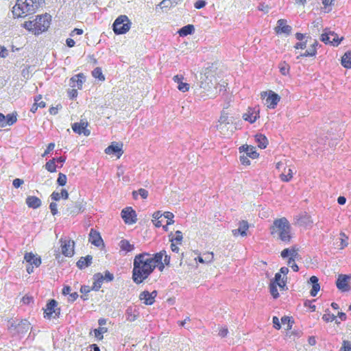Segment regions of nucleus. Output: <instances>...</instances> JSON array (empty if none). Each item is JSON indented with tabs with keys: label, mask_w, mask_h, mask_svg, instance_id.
Returning a JSON list of instances; mask_svg holds the SVG:
<instances>
[{
	"label": "nucleus",
	"mask_w": 351,
	"mask_h": 351,
	"mask_svg": "<svg viewBox=\"0 0 351 351\" xmlns=\"http://www.w3.org/2000/svg\"><path fill=\"white\" fill-rule=\"evenodd\" d=\"M68 199L69 193L66 189H62L61 193L53 191L51 195V198L54 201H58L60 198Z\"/></svg>",
	"instance_id": "27"
},
{
	"label": "nucleus",
	"mask_w": 351,
	"mask_h": 351,
	"mask_svg": "<svg viewBox=\"0 0 351 351\" xmlns=\"http://www.w3.org/2000/svg\"><path fill=\"white\" fill-rule=\"evenodd\" d=\"M289 70V66L285 62L281 64L280 66V71L281 73L284 75H287Z\"/></svg>",
	"instance_id": "51"
},
{
	"label": "nucleus",
	"mask_w": 351,
	"mask_h": 351,
	"mask_svg": "<svg viewBox=\"0 0 351 351\" xmlns=\"http://www.w3.org/2000/svg\"><path fill=\"white\" fill-rule=\"evenodd\" d=\"M228 333V330L227 328L222 327L219 331V335L221 337H225L227 336Z\"/></svg>",
	"instance_id": "61"
},
{
	"label": "nucleus",
	"mask_w": 351,
	"mask_h": 351,
	"mask_svg": "<svg viewBox=\"0 0 351 351\" xmlns=\"http://www.w3.org/2000/svg\"><path fill=\"white\" fill-rule=\"evenodd\" d=\"M195 93L204 99L206 97H215L217 95V79L211 71L206 70L204 73H201L197 82Z\"/></svg>",
	"instance_id": "2"
},
{
	"label": "nucleus",
	"mask_w": 351,
	"mask_h": 351,
	"mask_svg": "<svg viewBox=\"0 0 351 351\" xmlns=\"http://www.w3.org/2000/svg\"><path fill=\"white\" fill-rule=\"evenodd\" d=\"M335 317H336L333 314L327 313V314H324L323 315L322 319L325 322H332L333 320H335Z\"/></svg>",
	"instance_id": "52"
},
{
	"label": "nucleus",
	"mask_w": 351,
	"mask_h": 351,
	"mask_svg": "<svg viewBox=\"0 0 351 351\" xmlns=\"http://www.w3.org/2000/svg\"><path fill=\"white\" fill-rule=\"evenodd\" d=\"M291 320L289 317L284 316L281 318V322L282 324H287V329H291L292 324L290 323Z\"/></svg>",
	"instance_id": "53"
},
{
	"label": "nucleus",
	"mask_w": 351,
	"mask_h": 351,
	"mask_svg": "<svg viewBox=\"0 0 351 351\" xmlns=\"http://www.w3.org/2000/svg\"><path fill=\"white\" fill-rule=\"evenodd\" d=\"M278 34H285L289 35L291 32V27L287 25V21L285 19H279L277 22V26L275 28Z\"/></svg>",
	"instance_id": "17"
},
{
	"label": "nucleus",
	"mask_w": 351,
	"mask_h": 351,
	"mask_svg": "<svg viewBox=\"0 0 351 351\" xmlns=\"http://www.w3.org/2000/svg\"><path fill=\"white\" fill-rule=\"evenodd\" d=\"M66 180L67 179L66 175L60 173L58 175L57 182L60 186H64L66 183Z\"/></svg>",
	"instance_id": "47"
},
{
	"label": "nucleus",
	"mask_w": 351,
	"mask_h": 351,
	"mask_svg": "<svg viewBox=\"0 0 351 351\" xmlns=\"http://www.w3.org/2000/svg\"><path fill=\"white\" fill-rule=\"evenodd\" d=\"M313 223L311 217L306 214L300 216L298 219V223L302 226H308Z\"/></svg>",
	"instance_id": "32"
},
{
	"label": "nucleus",
	"mask_w": 351,
	"mask_h": 351,
	"mask_svg": "<svg viewBox=\"0 0 351 351\" xmlns=\"http://www.w3.org/2000/svg\"><path fill=\"white\" fill-rule=\"evenodd\" d=\"M58 302L55 300H51L46 305L44 311V317L47 319L57 318L60 313V308H57Z\"/></svg>",
	"instance_id": "10"
},
{
	"label": "nucleus",
	"mask_w": 351,
	"mask_h": 351,
	"mask_svg": "<svg viewBox=\"0 0 351 351\" xmlns=\"http://www.w3.org/2000/svg\"><path fill=\"white\" fill-rule=\"evenodd\" d=\"M350 277L347 275L340 274L339 275L336 285L339 290L346 291L350 290V287L348 285V282L350 280Z\"/></svg>",
	"instance_id": "13"
},
{
	"label": "nucleus",
	"mask_w": 351,
	"mask_h": 351,
	"mask_svg": "<svg viewBox=\"0 0 351 351\" xmlns=\"http://www.w3.org/2000/svg\"><path fill=\"white\" fill-rule=\"evenodd\" d=\"M318 278L313 276L310 278L309 282L312 284V289L311 290V295L315 297L320 289L319 284L318 283Z\"/></svg>",
	"instance_id": "22"
},
{
	"label": "nucleus",
	"mask_w": 351,
	"mask_h": 351,
	"mask_svg": "<svg viewBox=\"0 0 351 351\" xmlns=\"http://www.w3.org/2000/svg\"><path fill=\"white\" fill-rule=\"evenodd\" d=\"M205 263H210L213 261L214 254L213 252H206L202 254Z\"/></svg>",
	"instance_id": "46"
},
{
	"label": "nucleus",
	"mask_w": 351,
	"mask_h": 351,
	"mask_svg": "<svg viewBox=\"0 0 351 351\" xmlns=\"http://www.w3.org/2000/svg\"><path fill=\"white\" fill-rule=\"evenodd\" d=\"M85 82V77L83 73H79L71 78V86L73 88L77 87L78 89H81L83 83Z\"/></svg>",
	"instance_id": "19"
},
{
	"label": "nucleus",
	"mask_w": 351,
	"mask_h": 351,
	"mask_svg": "<svg viewBox=\"0 0 351 351\" xmlns=\"http://www.w3.org/2000/svg\"><path fill=\"white\" fill-rule=\"evenodd\" d=\"M232 123V117H229L225 112H222L216 128L221 134L224 136H228L232 134L234 129Z\"/></svg>",
	"instance_id": "6"
},
{
	"label": "nucleus",
	"mask_w": 351,
	"mask_h": 351,
	"mask_svg": "<svg viewBox=\"0 0 351 351\" xmlns=\"http://www.w3.org/2000/svg\"><path fill=\"white\" fill-rule=\"evenodd\" d=\"M189 84L188 83L185 82H180L179 85H178V88L179 90L182 92H186L188 91L189 89Z\"/></svg>",
	"instance_id": "50"
},
{
	"label": "nucleus",
	"mask_w": 351,
	"mask_h": 351,
	"mask_svg": "<svg viewBox=\"0 0 351 351\" xmlns=\"http://www.w3.org/2000/svg\"><path fill=\"white\" fill-rule=\"evenodd\" d=\"M121 250L125 251L126 252H132L134 250V246L132 244H130L128 240L122 239L119 244Z\"/></svg>",
	"instance_id": "30"
},
{
	"label": "nucleus",
	"mask_w": 351,
	"mask_h": 351,
	"mask_svg": "<svg viewBox=\"0 0 351 351\" xmlns=\"http://www.w3.org/2000/svg\"><path fill=\"white\" fill-rule=\"evenodd\" d=\"M277 286L278 285L275 284V282H270V285H269L270 293L274 298H277L279 296V293H278V289H277Z\"/></svg>",
	"instance_id": "42"
},
{
	"label": "nucleus",
	"mask_w": 351,
	"mask_h": 351,
	"mask_svg": "<svg viewBox=\"0 0 351 351\" xmlns=\"http://www.w3.org/2000/svg\"><path fill=\"white\" fill-rule=\"evenodd\" d=\"M122 144H119L117 143H112L110 146H108L106 149L105 152L107 154H115L117 158H120L123 154L122 151Z\"/></svg>",
	"instance_id": "16"
},
{
	"label": "nucleus",
	"mask_w": 351,
	"mask_h": 351,
	"mask_svg": "<svg viewBox=\"0 0 351 351\" xmlns=\"http://www.w3.org/2000/svg\"><path fill=\"white\" fill-rule=\"evenodd\" d=\"M92 75L94 77L98 78L99 80L104 81L105 77L102 73L101 69L99 67L95 68L92 71Z\"/></svg>",
	"instance_id": "40"
},
{
	"label": "nucleus",
	"mask_w": 351,
	"mask_h": 351,
	"mask_svg": "<svg viewBox=\"0 0 351 351\" xmlns=\"http://www.w3.org/2000/svg\"><path fill=\"white\" fill-rule=\"evenodd\" d=\"M316 54V49L315 47H311L308 50H306L301 56L308 57V56H314Z\"/></svg>",
	"instance_id": "48"
},
{
	"label": "nucleus",
	"mask_w": 351,
	"mask_h": 351,
	"mask_svg": "<svg viewBox=\"0 0 351 351\" xmlns=\"http://www.w3.org/2000/svg\"><path fill=\"white\" fill-rule=\"evenodd\" d=\"M51 16L45 14L37 17L34 21H25L23 27L35 35H38L47 30L50 25Z\"/></svg>",
	"instance_id": "5"
},
{
	"label": "nucleus",
	"mask_w": 351,
	"mask_h": 351,
	"mask_svg": "<svg viewBox=\"0 0 351 351\" xmlns=\"http://www.w3.org/2000/svg\"><path fill=\"white\" fill-rule=\"evenodd\" d=\"M130 21L125 15L119 16L113 23V30L116 34H123L130 29Z\"/></svg>",
	"instance_id": "7"
},
{
	"label": "nucleus",
	"mask_w": 351,
	"mask_h": 351,
	"mask_svg": "<svg viewBox=\"0 0 351 351\" xmlns=\"http://www.w3.org/2000/svg\"><path fill=\"white\" fill-rule=\"evenodd\" d=\"M89 241L97 247L103 245V240L99 233L93 229H91L89 233Z\"/></svg>",
	"instance_id": "18"
},
{
	"label": "nucleus",
	"mask_w": 351,
	"mask_h": 351,
	"mask_svg": "<svg viewBox=\"0 0 351 351\" xmlns=\"http://www.w3.org/2000/svg\"><path fill=\"white\" fill-rule=\"evenodd\" d=\"M271 235L283 242L288 243L291 240V225L285 217L274 220L271 227Z\"/></svg>",
	"instance_id": "4"
},
{
	"label": "nucleus",
	"mask_w": 351,
	"mask_h": 351,
	"mask_svg": "<svg viewBox=\"0 0 351 351\" xmlns=\"http://www.w3.org/2000/svg\"><path fill=\"white\" fill-rule=\"evenodd\" d=\"M29 328L30 324L26 319L21 320L16 326V329L17 330V332L19 333L27 332Z\"/></svg>",
	"instance_id": "26"
},
{
	"label": "nucleus",
	"mask_w": 351,
	"mask_h": 351,
	"mask_svg": "<svg viewBox=\"0 0 351 351\" xmlns=\"http://www.w3.org/2000/svg\"><path fill=\"white\" fill-rule=\"evenodd\" d=\"M43 3L44 0H17L12 13L17 18L25 17L35 13Z\"/></svg>",
	"instance_id": "3"
},
{
	"label": "nucleus",
	"mask_w": 351,
	"mask_h": 351,
	"mask_svg": "<svg viewBox=\"0 0 351 351\" xmlns=\"http://www.w3.org/2000/svg\"><path fill=\"white\" fill-rule=\"evenodd\" d=\"M271 282H275V284L277 285L281 289H284L286 287V282L284 280V277L282 278V276L280 273H276L275 274L274 279Z\"/></svg>",
	"instance_id": "35"
},
{
	"label": "nucleus",
	"mask_w": 351,
	"mask_h": 351,
	"mask_svg": "<svg viewBox=\"0 0 351 351\" xmlns=\"http://www.w3.org/2000/svg\"><path fill=\"white\" fill-rule=\"evenodd\" d=\"M87 125V122L81 121L80 123H74L72 125V129L77 134L88 136L90 132L89 130L86 129Z\"/></svg>",
	"instance_id": "15"
},
{
	"label": "nucleus",
	"mask_w": 351,
	"mask_h": 351,
	"mask_svg": "<svg viewBox=\"0 0 351 351\" xmlns=\"http://www.w3.org/2000/svg\"><path fill=\"white\" fill-rule=\"evenodd\" d=\"M342 351H351V344L350 342L348 341H344L343 347L341 348Z\"/></svg>",
	"instance_id": "58"
},
{
	"label": "nucleus",
	"mask_w": 351,
	"mask_h": 351,
	"mask_svg": "<svg viewBox=\"0 0 351 351\" xmlns=\"http://www.w3.org/2000/svg\"><path fill=\"white\" fill-rule=\"evenodd\" d=\"M320 39L325 44H330L333 46H338L343 38L341 37L339 38L338 35L334 32L326 29L322 34Z\"/></svg>",
	"instance_id": "8"
},
{
	"label": "nucleus",
	"mask_w": 351,
	"mask_h": 351,
	"mask_svg": "<svg viewBox=\"0 0 351 351\" xmlns=\"http://www.w3.org/2000/svg\"><path fill=\"white\" fill-rule=\"evenodd\" d=\"M255 139H256V141L258 144V146L261 148V149H264L267 147V144H268V141H267V138H266L265 136L260 134H256L255 136Z\"/></svg>",
	"instance_id": "29"
},
{
	"label": "nucleus",
	"mask_w": 351,
	"mask_h": 351,
	"mask_svg": "<svg viewBox=\"0 0 351 351\" xmlns=\"http://www.w3.org/2000/svg\"><path fill=\"white\" fill-rule=\"evenodd\" d=\"M281 180L284 182L289 181L292 178V171L291 169H288L287 171H285V173L280 175Z\"/></svg>",
	"instance_id": "43"
},
{
	"label": "nucleus",
	"mask_w": 351,
	"mask_h": 351,
	"mask_svg": "<svg viewBox=\"0 0 351 351\" xmlns=\"http://www.w3.org/2000/svg\"><path fill=\"white\" fill-rule=\"evenodd\" d=\"M94 280L92 289L98 291L104 281V277L101 273H97L94 275Z\"/></svg>",
	"instance_id": "25"
},
{
	"label": "nucleus",
	"mask_w": 351,
	"mask_h": 351,
	"mask_svg": "<svg viewBox=\"0 0 351 351\" xmlns=\"http://www.w3.org/2000/svg\"><path fill=\"white\" fill-rule=\"evenodd\" d=\"M241 148L245 149V154L246 156H247L248 157H250L252 158H256L258 156V153L255 150V147L253 146L243 145L240 147L239 149L241 150Z\"/></svg>",
	"instance_id": "31"
},
{
	"label": "nucleus",
	"mask_w": 351,
	"mask_h": 351,
	"mask_svg": "<svg viewBox=\"0 0 351 351\" xmlns=\"http://www.w3.org/2000/svg\"><path fill=\"white\" fill-rule=\"evenodd\" d=\"M243 119L245 121H248L250 123H254L258 117V111L253 110L252 112H248L243 114Z\"/></svg>",
	"instance_id": "33"
},
{
	"label": "nucleus",
	"mask_w": 351,
	"mask_h": 351,
	"mask_svg": "<svg viewBox=\"0 0 351 351\" xmlns=\"http://www.w3.org/2000/svg\"><path fill=\"white\" fill-rule=\"evenodd\" d=\"M56 159L53 158L52 160H49L46 165L45 168L49 172H55L56 171V165L55 164Z\"/></svg>",
	"instance_id": "39"
},
{
	"label": "nucleus",
	"mask_w": 351,
	"mask_h": 351,
	"mask_svg": "<svg viewBox=\"0 0 351 351\" xmlns=\"http://www.w3.org/2000/svg\"><path fill=\"white\" fill-rule=\"evenodd\" d=\"M341 64L347 69H351V51L345 53L341 58Z\"/></svg>",
	"instance_id": "34"
},
{
	"label": "nucleus",
	"mask_w": 351,
	"mask_h": 351,
	"mask_svg": "<svg viewBox=\"0 0 351 351\" xmlns=\"http://www.w3.org/2000/svg\"><path fill=\"white\" fill-rule=\"evenodd\" d=\"M273 324H274V327L277 329V330H279L280 328H281V326H280V321L278 319V318L276 316H274L273 317Z\"/></svg>",
	"instance_id": "59"
},
{
	"label": "nucleus",
	"mask_w": 351,
	"mask_h": 351,
	"mask_svg": "<svg viewBox=\"0 0 351 351\" xmlns=\"http://www.w3.org/2000/svg\"><path fill=\"white\" fill-rule=\"evenodd\" d=\"M261 95L263 99H265H265V105L267 108L271 109L275 108L280 99V96L271 90H269V92H262Z\"/></svg>",
	"instance_id": "9"
},
{
	"label": "nucleus",
	"mask_w": 351,
	"mask_h": 351,
	"mask_svg": "<svg viewBox=\"0 0 351 351\" xmlns=\"http://www.w3.org/2000/svg\"><path fill=\"white\" fill-rule=\"evenodd\" d=\"M49 208L51 213L53 215H55L58 213L57 204L55 202H51L49 205Z\"/></svg>",
	"instance_id": "54"
},
{
	"label": "nucleus",
	"mask_w": 351,
	"mask_h": 351,
	"mask_svg": "<svg viewBox=\"0 0 351 351\" xmlns=\"http://www.w3.org/2000/svg\"><path fill=\"white\" fill-rule=\"evenodd\" d=\"M240 161L243 165H249L250 164V160L248 158V156L246 155H243L240 156Z\"/></svg>",
	"instance_id": "55"
},
{
	"label": "nucleus",
	"mask_w": 351,
	"mask_h": 351,
	"mask_svg": "<svg viewBox=\"0 0 351 351\" xmlns=\"http://www.w3.org/2000/svg\"><path fill=\"white\" fill-rule=\"evenodd\" d=\"M138 313H136V309L132 307H129L126 311V319L129 322H134L136 319Z\"/></svg>",
	"instance_id": "36"
},
{
	"label": "nucleus",
	"mask_w": 351,
	"mask_h": 351,
	"mask_svg": "<svg viewBox=\"0 0 351 351\" xmlns=\"http://www.w3.org/2000/svg\"><path fill=\"white\" fill-rule=\"evenodd\" d=\"M61 244V250L62 254L65 256L71 257L74 254L73 245L74 242L71 240H66L63 238L60 239Z\"/></svg>",
	"instance_id": "12"
},
{
	"label": "nucleus",
	"mask_w": 351,
	"mask_h": 351,
	"mask_svg": "<svg viewBox=\"0 0 351 351\" xmlns=\"http://www.w3.org/2000/svg\"><path fill=\"white\" fill-rule=\"evenodd\" d=\"M206 5V1L204 0H198L195 3V8L196 9H201Z\"/></svg>",
	"instance_id": "57"
},
{
	"label": "nucleus",
	"mask_w": 351,
	"mask_h": 351,
	"mask_svg": "<svg viewBox=\"0 0 351 351\" xmlns=\"http://www.w3.org/2000/svg\"><path fill=\"white\" fill-rule=\"evenodd\" d=\"M55 147V144L53 143H51L48 145L47 149L45 151L43 154L42 155L43 157H45L47 156L51 151H52Z\"/></svg>",
	"instance_id": "56"
},
{
	"label": "nucleus",
	"mask_w": 351,
	"mask_h": 351,
	"mask_svg": "<svg viewBox=\"0 0 351 351\" xmlns=\"http://www.w3.org/2000/svg\"><path fill=\"white\" fill-rule=\"evenodd\" d=\"M25 260L32 265L38 267L41 264L40 257H36L33 253H26L24 256Z\"/></svg>",
	"instance_id": "21"
},
{
	"label": "nucleus",
	"mask_w": 351,
	"mask_h": 351,
	"mask_svg": "<svg viewBox=\"0 0 351 351\" xmlns=\"http://www.w3.org/2000/svg\"><path fill=\"white\" fill-rule=\"evenodd\" d=\"M121 217L128 224L135 223L137 221L136 212L131 207H127L121 211Z\"/></svg>",
	"instance_id": "11"
},
{
	"label": "nucleus",
	"mask_w": 351,
	"mask_h": 351,
	"mask_svg": "<svg viewBox=\"0 0 351 351\" xmlns=\"http://www.w3.org/2000/svg\"><path fill=\"white\" fill-rule=\"evenodd\" d=\"M23 183V180L19 178H16L13 180V186L15 188H19Z\"/></svg>",
	"instance_id": "62"
},
{
	"label": "nucleus",
	"mask_w": 351,
	"mask_h": 351,
	"mask_svg": "<svg viewBox=\"0 0 351 351\" xmlns=\"http://www.w3.org/2000/svg\"><path fill=\"white\" fill-rule=\"evenodd\" d=\"M165 250L151 254L143 252L135 256L133 263L132 280L136 284L142 283L154 271L156 267L160 271L164 269L162 263Z\"/></svg>",
	"instance_id": "1"
},
{
	"label": "nucleus",
	"mask_w": 351,
	"mask_h": 351,
	"mask_svg": "<svg viewBox=\"0 0 351 351\" xmlns=\"http://www.w3.org/2000/svg\"><path fill=\"white\" fill-rule=\"evenodd\" d=\"M156 295L157 292L156 291H154L152 293H149L147 291H144L142 293H141L139 295V299L143 301L144 304H145L146 305H151L154 302V299L156 297Z\"/></svg>",
	"instance_id": "14"
},
{
	"label": "nucleus",
	"mask_w": 351,
	"mask_h": 351,
	"mask_svg": "<svg viewBox=\"0 0 351 351\" xmlns=\"http://www.w3.org/2000/svg\"><path fill=\"white\" fill-rule=\"evenodd\" d=\"M26 204L29 208H38L41 205V200L36 196H28L26 198Z\"/></svg>",
	"instance_id": "23"
},
{
	"label": "nucleus",
	"mask_w": 351,
	"mask_h": 351,
	"mask_svg": "<svg viewBox=\"0 0 351 351\" xmlns=\"http://www.w3.org/2000/svg\"><path fill=\"white\" fill-rule=\"evenodd\" d=\"M195 31V27L193 25H187L182 27L178 34L180 36H186L187 35L192 34Z\"/></svg>",
	"instance_id": "28"
},
{
	"label": "nucleus",
	"mask_w": 351,
	"mask_h": 351,
	"mask_svg": "<svg viewBox=\"0 0 351 351\" xmlns=\"http://www.w3.org/2000/svg\"><path fill=\"white\" fill-rule=\"evenodd\" d=\"M6 126L13 125L16 121V114H8L6 115Z\"/></svg>",
	"instance_id": "41"
},
{
	"label": "nucleus",
	"mask_w": 351,
	"mask_h": 351,
	"mask_svg": "<svg viewBox=\"0 0 351 351\" xmlns=\"http://www.w3.org/2000/svg\"><path fill=\"white\" fill-rule=\"evenodd\" d=\"M290 254H291V249L286 248L282 251L281 256L285 258L288 256H290Z\"/></svg>",
	"instance_id": "64"
},
{
	"label": "nucleus",
	"mask_w": 351,
	"mask_h": 351,
	"mask_svg": "<svg viewBox=\"0 0 351 351\" xmlns=\"http://www.w3.org/2000/svg\"><path fill=\"white\" fill-rule=\"evenodd\" d=\"M104 277V280L108 282L112 281L114 278L113 274L110 273L108 271L105 272V276Z\"/></svg>",
	"instance_id": "63"
},
{
	"label": "nucleus",
	"mask_w": 351,
	"mask_h": 351,
	"mask_svg": "<svg viewBox=\"0 0 351 351\" xmlns=\"http://www.w3.org/2000/svg\"><path fill=\"white\" fill-rule=\"evenodd\" d=\"M93 257L90 255H87L85 257H81L77 262V266L80 269H84L89 266L92 262Z\"/></svg>",
	"instance_id": "24"
},
{
	"label": "nucleus",
	"mask_w": 351,
	"mask_h": 351,
	"mask_svg": "<svg viewBox=\"0 0 351 351\" xmlns=\"http://www.w3.org/2000/svg\"><path fill=\"white\" fill-rule=\"evenodd\" d=\"M173 2L171 0H162L159 4L158 6L161 9L164 8H169L173 6Z\"/></svg>",
	"instance_id": "44"
},
{
	"label": "nucleus",
	"mask_w": 351,
	"mask_h": 351,
	"mask_svg": "<svg viewBox=\"0 0 351 351\" xmlns=\"http://www.w3.org/2000/svg\"><path fill=\"white\" fill-rule=\"evenodd\" d=\"M82 210V206L80 203H75V206L71 208H67V211L71 215H77L80 212H81Z\"/></svg>",
	"instance_id": "37"
},
{
	"label": "nucleus",
	"mask_w": 351,
	"mask_h": 351,
	"mask_svg": "<svg viewBox=\"0 0 351 351\" xmlns=\"http://www.w3.org/2000/svg\"><path fill=\"white\" fill-rule=\"evenodd\" d=\"M249 228V225L247 221H241L239 223V228L237 229L232 230V234L234 236L239 234L244 237L247 235L246 231Z\"/></svg>",
	"instance_id": "20"
},
{
	"label": "nucleus",
	"mask_w": 351,
	"mask_h": 351,
	"mask_svg": "<svg viewBox=\"0 0 351 351\" xmlns=\"http://www.w3.org/2000/svg\"><path fill=\"white\" fill-rule=\"evenodd\" d=\"M300 258V255L298 252V250L295 249V248H291V254H290V257L288 260V265H291V263L292 262H295V260H298Z\"/></svg>",
	"instance_id": "38"
},
{
	"label": "nucleus",
	"mask_w": 351,
	"mask_h": 351,
	"mask_svg": "<svg viewBox=\"0 0 351 351\" xmlns=\"http://www.w3.org/2000/svg\"><path fill=\"white\" fill-rule=\"evenodd\" d=\"M138 195L141 196L142 198L146 199L148 196V191L144 189H140L138 191Z\"/></svg>",
	"instance_id": "60"
},
{
	"label": "nucleus",
	"mask_w": 351,
	"mask_h": 351,
	"mask_svg": "<svg viewBox=\"0 0 351 351\" xmlns=\"http://www.w3.org/2000/svg\"><path fill=\"white\" fill-rule=\"evenodd\" d=\"M182 233L181 231L180 230H177L175 233V237L172 239H170V241L171 242H173L174 241H176V242L180 243L181 241H182Z\"/></svg>",
	"instance_id": "49"
},
{
	"label": "nucleus",
	"mask_w": 351,
	"mask_h": 351,
	"mask_svg": "<svg viewBox=\"0 0 351 351\" xmlns=\"http://www.w3.org/2000/svg\"><path fill=\"white\" fill-rule=\"evenodd\" d=\"M163 215H164L165 218H166L167 219V225L173 224L174 223V221L173 219L174 217V215L172 213L165 212L163 213Z\"/></svg>",
	"instance_id": "45"
}]
</instances>
